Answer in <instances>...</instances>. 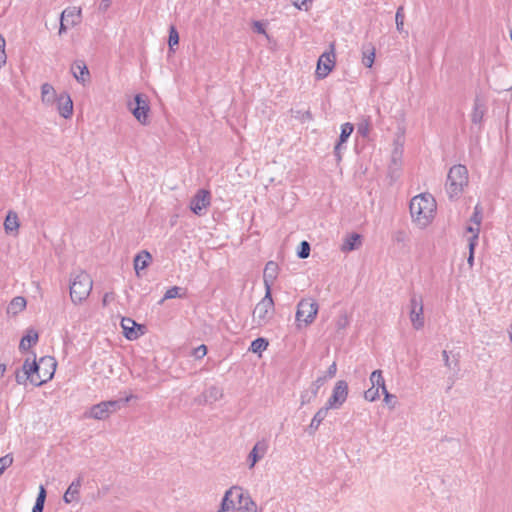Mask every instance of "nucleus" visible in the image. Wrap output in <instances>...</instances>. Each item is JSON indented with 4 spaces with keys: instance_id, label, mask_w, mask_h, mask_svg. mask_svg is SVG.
Wrapping results in <instances>:
<instances>
[{
    "instance_id": "41",
    "label": "nucleus",
    "mask_w": 512,
    "mask_h": 512,
    "mask_svg": "<svg viewBox=\"0 0 512 512\" xmlns=\"http://www.w3.org/2000/svg\"><path fill=\"white\" fill-rule=\"evenodd\" d=\"M384 394V402L390 407L394 408L396 405V397L392 394H390L387 389L385 391H382Z\"/></svg>"
},
{
    "instance_id": "47",
    "label": "nucleus",
    "mask_w": 512,
    "mask_h": 512,
    "mask_svg": "<svg viewBox=\"0 0 512 512\" xmlns=\"http://www.w3.org/2000/svg\"><path fill=\"white\" fill-rule=\"evenodd\" d=\"M6 372V365L4 363H0V378L4 376Z\"/></svg>"
},
{
    "instance_id": "19",
    "label": "nucleus",
    "mask_w": 512,
    "mask_h": 512,
    "mask_svg": "<svg viewBox=\"0 0 512 512\" xmlns=\"http://www.w3.org/2000/svg\"><path fill=\"white\" fill-rule=\"evenodd\" d=\"M39 339V335L37 331L30 329L27 331L26 335L22 337L19 348L20 350L26 351L34 346Z\"/></svg>"
},
{
    "instance_id": "18",
    "label": "nucleus",
    "mask_w": 512,
    "mask_h": 512,
    "mask_svg": "<svg viewBox=\"0 0 512 512\" xmlns=\"http://www.w3.org/2000/svg\"><path fill=\"white\" fill-rule=\"evenodd\" d=\"M59 94L56 93L54 87L48 83L41 86V101L45 105H54Z\"/></svg>"
},
{
    "instance_id": "32",
    "label": "nucleus",
    "mask_w": 512,
    "mask_h": 512,
    "mask_svg": "<svg viewBox=\"0 0 512 512\" xmlns=\"http://www.w3.org/2000/svg\"><path fill=\"white\" fill-rule=\"evenodd\" d=\"M329 409L324 407L321 408L317 413L314 415L313 419L311 420L310 427L314 430L318 429L322 421L325 419L327 415V411Z\"/></svg>"
},
{
    "instance_id": "23",
    "label": "nucleus",
    "mask_w": 512,
    "mask_h": 512,
    "mask_svg": "<svg viewBox=\"0 0 512 512\" xmlns=\"http://www.w3.org/2000/svg\"><path fill=\"white\" fill-rule=\"evenodd\" d=\"M266 442H258L252 449L249 459L251 460L250 467H253L259 458H261L267 450Z\"/></svg>"
},
{
    "instance_id": "39",
    "label": "nucleus",
    "mask_w": 512,
    "mask_h": 512,
    "mask_svg": "<svg viewBox=\"0 0 512 512\" xmlns=\"http://www.w3.org/2000/svg\"><path fill=\"white\" fill-rule=\"evenodd\" d=\"M13 463V457L11 455H5L0 458V475L3 473V471L10 467Z\"/></svg>"
},
{
    "instance_id": "10",
    "label": "nucleus",
    "mask_w": 512,
    "mask_h": 512,
    "mask_svg": "<svg viewBox=\"0 0 512 512\" xmlns=\"http://www.w3.org/2000/svg\"><path fill=\"white\" fill-rule=\"evenodd\" d=\"M82 19V11L79 7H68L61 14L59 33L78 25Z\"/></svg>"
},
{
    "instance_id": "24",
    "label": "nucleus",
    "mask_w": 512,
    "mask_h": 512,
    "mask_svg": "<svg viewBox=\"0 0 512 512\" xmlns=\"http://www.w3.org/2000/svg\"><path fill=\"white\" fill-rule=\"evenodd\" d=\"M278 266L276 263L270 261L266 264L264 269V284L267 288V284H272L273 280L277 276Z\"/></svg>"
},
{
    "instance_id": "27",
    "label": "nucleus",
    "mask_w": 512,
    "mask_h": 512,
    "mask_svg": "<svg viewBox=\"0 0 512 512\" xmlns=\"http://www.w3.org/2000/svg\"><path fill=\"white\" fill-rule=\"evenodd\" d=\"M360 244H361L360 235L351 234L346 238V240L342 246V250L343 251H352L355 248H357Z\"/></svg>"
},
{
    "instance_id": "21",
    "label": "nucleus",
    "mask_w": 512,
    "mask_h": 512,
    "mask_svg": "<svg viewBox=\"0 0 512 512\" xmlns=\"http://www.w3.org/2000/svg\"><path fill=\"white\" fill-rule=\"evenodd\" d=\"M72 73L74 77L81 82H86L89 79V71L87 66L82 62H76L72 65Z\"/></svg>"
},
{
    "instance_id": "9",
    "label": "nucleus",
    "mask_w": 512,
    "mask_h": 512,
    "mask_svg": "<svg viewBox=\"0 0 512 512\" xmlns=\"http://www.w3.org/2000/svg\"><path fill=\"white\" fill-rule=\"evenodd\" d=\"M129 106L132 114L141 124L148 123L150 107L144 95L137 94L134 98V103H131Z\"/></svg>"
},
{
    "instance_id": "40",
    "label": "nucleus",
    "mask_w": 512,
    "mask_h": 512,
    "mask_svg": "<svg viewBox=\"0 0 512 512\" xmlns=\"http://www.w3.org/2000/svg\"><path fill=\"white\" fill-rule=\"evenodd\" d=\"M395 20H396L397 29L399 31H401L403 28V25H404V9H403V7H399L397 9V12L395 15Z\"/></svg>"
},
{
    "instance_id": "29",
    "label": "nucleus",
    "mask_w": 512,
    "mask_h": 512,
    "mask_svg": "<svg viewBox=\"0 0 512 512\" xmlns=\"http://www.w3.org/2000/svg\"><path fill=\"white\" fill-rule=\"evenodd\" d=\"M269 342L265 338H257L252 341L249 350L256 354H261L268 348Z\"/></svg>"
},
{
    "instance_id": "26",
    "label": "nucleus",
    "mask_w": 512,
    "mask_h": 512,
    "mask_svg": "<svg viewBox=\"0 0 512 512\" xmlns=\"http://www.w3.org/2000/svg\"><path fill=\"white\" fill-rule=\"evenodd\" d=\"M376 49L373 45H368L362 52V63L367 68H371L374 64Z\"/></svg>"
},
{
    "instance_id": "45",
    "label": "nucleus",
    "mask_w": 512,
    "mask_h": 512,
    "mask_svg": "<svg viewBox=\"0 0 512 512\" xmlns=\"http://www.w3.org/2000/svg\"><path fill=\"white\" fill-rule=\"evenodd\" d=\"M253 28L256 32L266 35L265 27L261 22H259V21L254 22Z\"/></svg>"
},
{
    "instance_id": "34",
    "label": "nucleus",
    "mask_w": 512,
    "mask_h": 512,
    "mask_svg": "<svg viewBox=\"0 0 512 512\" xmlns=\"http://www.w3.org/2000/svg\"><path fill=\"white\" fill-rule=\"evenodd\" d=\"M181 292H182V289L180 287L173 286L166 291L162 301L177 298V297H183L185 295V292H183V293H181Z\"/></svg>"
},
{
    "instance_id": "17",
    "label": "nucleus",
    "mask_w": 512,
    "mask_h": 512,
    "mask_svg": "<svg viewBox=\"0 0 512 512\" xmlns=\"http://www.w3.org/2000/svg\"><path fill=\"white\" fill-rule=\"evenodd\" d=\"M118 403L116 401L102 402L93 406L90 410V416L95 419H104L116 410Z\"/></svg>"
},
{
    "instance_id": "33",
    "label": "nucleus",
    "mask_w": 512,
    "mask_h": 512,
    "mask_svg": "<svg viewBox=\"0 0 512 512\" xmlns=\"http://www.w3.org/2000/svg\"><path fill=\"white\" fill-rule=\"evenodd\" d=\"M354 130V127L351 123H345L341 126V134H340V141L338 145L336 146V150L339 148V146L346 142L348 137L352 134Z\"/></svg>"
},
{
    "instance_id": "44",
    "label": "nucleus",
    "mask_w": 512,
    "mask_h": 512,
    "mask_svg": "<svg viewBox=\"0 0 512 512\" xmlns=\"http://www.w3.org/2000/svg\"><path fill=\"white\" fill-rule=\"evenodd\" d=\"M468 246H469L468 264H469V266H472L473 262H474V250H475L476 245H474L473 243H470V244H468Z\"/></svg>"
},
{
    "instance_id": "6",
    "label": "nucleus",
    "mask_w": 512,
    "mask_h": 512,
    "mask_svg": "<svg viewBox=\"0 0 512 512\" xmlns=\"http://www.w3.org/2000/svg\"><path fill=\"white\" fill-rule=\"evenodd\" d=\"M318 303L312 298L302 299L297 305L296 323L299 328L314 322L318 314Z\"/></svg>"
},
{
    "instance_id": "7",
    "label": "nucleus",
    "mask_w": 512,
    "mask_h": 512,
    "mask_svg": "<svg viewBox=\"0 0 512 512\" xmlns=\"http://www.w3.org/2000/svg\"><path fill=\"white\" fill-rule=\"evenodd\" d=\"M273 313L274 301L270 291V284H267L265 296L255 306L252 318L257 325H263L268 322Z\"/></svg>"
},
{
    "instance_id": "22",
    "label": "nucleus",
    "mask_w": 512,
    "mask_h": 512,
    "mask_svg": "<svg viewBox=\"0 0 512 512\" xmlns=\"http://www.w3.org/2000/svg\"><path fill=\"white\" fill-rule=\"evenodd\" d=\"M20 223L18 216L15 212H8L6 219L4 221V228L7 233L17 232L19 229Z\"/></svg>"
},
{
    "instance_id": "15",
    "label": "nucleus",
    "mask_w": 512,
    "mask_h": 512,
    "mask_svg": "<svg viewBox=\"0 0 512 512\" xmlns=\"http://www.w3.org/2000/svg\"><path fill=\"white\" fill-rule=\"evenodd\" d=\"M409 316L412 326L416 330L424 326L423 302L420 297L414 296L411 298Z\"/></svg>"
},
{
    "instance_id": "14",
    "label": "nucleus",
    "mask_w": 512,
    "mask_h": 512,
    "mask_svg": "<svg viewBox=\"0 0 512 512\" xmlns=\"http://www.w3.org/2000/svg\"><path fill=\"white\" fill-rule=\"evenodd\" d=\"M211 204V193L206 189H200L190 201V209L196 215H202Z\"/></svg>"
},
{
    "instance_id": "48",
    "label": "nucleus",
    "mask_w": 512,
    "mask_h": 512,
    "mask_svg": "<svg viewBox=\"0 0 512 512\" xmlns=\"http://www.w3.org/2000/svg\"><path fill=\"white\" fill-rule=\"evenodd\" d=\"M329 373L334 375L336 373V363H333L330 367H329Z\"/></svg>"
},
{
    "instance_id": "3",
    "label": "nucleus",
    "mask_w": 512,
    "mask_h": 512,
    "mask_svg": "<svg viewBox=\"0 0 512 512\" xmlns=\"http://www.w3.org/2000/svg\"><path fill=\"white\" fill-rule=\"evenodd\" d=\"M93 288L91 276L83 270L71 274L69 283V295L73 304L80 305L90 296Z\"/></svg>"
},
{
    "instance_id": "38",
    "label": "nucleus",
    "mask_w": 512,
    "mask_h": 512,
    "mask_svg": "<svg viewBox=\"0 0 512 512\" xmlns=\"http://www.w3.org/2000/svg\"><path fill=\"white\" fill-rule=\"evenodd\" d=\"M179 43V35H178V32L177 30L175 29L174 26H172L170 28V31H169V40H168V44H169V47L172 48L176 45H178Z\"/></svg>"
},
{
    "instance_id": "2",
    "label": "nucleus",
    "mask_w": 512,
    "mask_h": 512,
    "mask_svg": "<svg viewBox=\"0 0 512 512\" xmlns=\"http://www.w3.org/2000/svg\"><path fill=\"white\" fill-rule=\"evenodd\" d=\"M437 204L429 193L414 196L410 202V214L413 222L420 227L429 225L436 214Z\"/></svg>"
},
{
    "instance_id": "25",
    "label": "nucleus",
    "mask_w": 512,
    "mask_h": 512,
    "mask_svg": "<svg viewBox=\"0 0 512 512\" xmlns=\"http://www.w3.org/2000/svg\"><path fill=\"white\" fill-rule=\"evenodd\" d=\"M26 299L24 297L18 296L11 300L8 306V313L13 315H17L22 312L26 308Z\"/></svg>"
},
{
    "instance_id": "12",
    "label": "nucleus",
    "mask_w": 512,
    "mask_h": 512,
    "mask_svg": "<svg viewBox=\"0 0 512 512\" xmlns=\"http://www.w3.org/2000/svg\"><path fill=\"white\" fill-rule=\"evenodd\" d=\"M348 396V385L345 381H338L332 391V395L327 401L326 408H338L340 407L347 399Z\"/></svg>"
},
{
    "instance_id": "30",
    "label": "nucleus",
    "mask_w": 512,
    "mask_h": 512,
    "mask_svg": "<svg viewBox=\"0 0 512 512\" xmlns=\"http://www.w3.org/2000/svg\"><path fill=\"white\" fill-rule=\"evenodd\" d=\"M80 485H81L80 481L71 483V485L68 487V489L66 490V492L64 494L65 502L70 503L75 499L76 495L79 492Z\"/></svg>"
},
{
    "instance_id": "42",
    "label": "nucleus",
    "mask_w": 512,
    "mask_h": 512,
    "mask_svg": "<svg viewBox=\"0 0 512 512\" xmlns=\"http://www.w3.org/2000/svg\"><path fill=\"white\" fill-rule=\"evenodd\" d=\"M309 254H310V246H309L308 242L303 241L301 243V250L298 252V256L300 258L304 259V258H307L309 256Z\"/></svg>"
},
{
    "instance_id": "13",
    "label": "nucleus",
    "mask_w": 512,
    "mask_h": 512,
    "mask_svg": "<svg viewBox=\"0 0 512 512\" xmlns=\"http://www.w3.org/2000/svg\"><path fill=\"white\" fill-rule=\"evenodd\" d=\"M120 325L123 330L124 337L130 341L137 340L145 333V326L136 323L129 317H123Z\"/></svg>"
},
{
    "instance_id": "35",
    "label": "nucleus",
    "mask_w": 512,
    "mask_h": 512,
    "mask_svg": "<svg viewBox=\"0 0 512 512\" xmlns=\"http://www.w3.org/2000/svg\"><path fill=\"white\" fill-rule=\"evenodd\" d=\"M6 41L5 38L0 34V69L6 64L7 54H6Z\"/></svg>"
},
{
    "instance_id": "31",
    "label": "nucleus",
    "mask_w": 512,
    "mask_h": 512,
    "mask_svg": "<svg viewBox=\"0 0 512 512\" xmlns=\"http://www.w3.org/2000/svg\"><path fill=\"white\" fill-rule=\"evenodd\" d=\"M46 499V490L44 486L39 487V493L35 502V505L32 509V512H43L44 503Z\"/></svg>"
},
{
    "instance_id": "36",
    "label": "nucleus",
    "mask_w": 512,
    "mask_h": 512,
    "mask_svg": "<svg viewBox=\"0 0 512 512\" xmlns=\"http://www.w3.org/2000/svg\"><path fill=\"white\" fill-rule=\"evenodd\" d=\"M379 396V389L376 388L375 386H371L368 390L364 392V398L370 402L375 401L376 399L379 398Z\"/></svg>"
},
{
    "instance_id": "16",
    "label": "nucleus",
    "mask_w": 512,
    "mask_h": 512,
    "mask_svg": "<svg viewBox=\"0 0 512 512\" xmlns=\"http://www.w3.org/2000/svg\"><path fill=\"white\" fill-rule=\"evenodd\" d=\"M60 116L70 119L73 115V101L69 94L61 93L54 103Z\"/></svg>"
},
{
    "instance_id": "37",
    "label": "nucleus",
    "mask_w": 512,
    "mask_h": 512,
    "mask_svg": "<svg viewBox=\"0 0 512 512\" xmlns=\"http://www.w3.org/2000/svg\"><path fill=\"white\" fill-rule=\"evenodd\" d=\"M292 4L299 10L308 11L314 0H291Z\"/></svg>"
},
{
    "instance_id": "4",
    "label": "nucleus",
    "mask_w": 512,
    "mask_h": 512,
    "mask_svg": "<svg viewBox=\"0 0 512 512\" xmlns=\"http://www.w3.org/2000/svg\"><path fill=\"white\" fill-rule=\"evenodd\" d=\"M256 508L255 503L251 498L244 493L240 487L230 488L223 498L220 512L244 509L247 511H254Z\"/></svg>"
},
{
    "instance_id": "43",
    "label": "nucleus",
    "mask_w": 512,
    "mask_h": 512,
    "mask_svg": "<svg viewBox=\"0 0 512 512\" xmlns=\"http://www.w3.org/2000/svg\"><path fill=\"white\" fill-rule=\"evenodd\" d=\"M207 354V347L205 345H200L194 350V355L196 357H204Z\"/></svg>"
},
{
    "instance_id": "46",
    "label": "nucleus",
    "mask_w": 512,
    "mask_h": 512,
    "mask_svg": "<svg viewBox=\"0 0 512 512\" xmlns=\"http://www.w3.org/2000/svg\"><path fill=\"white\" fill-rule=\"evenodd\" d=\"M114 299L113 293H106L103 297V305L106 306L109 301H112Z\"/></svg>"
},
{
    "instance_id": "49",
    "label": "nucleus",
    "mask_w": 512,
    "mask_h": 512,
    "mask_svg": "<svg viewBox=\"0 0 512 512\" xmlns=\"http://www.w3.org/2000/svg\"><path fill=\"white\" fill-rule=\"evenodd\" d=\"M510 37H511V40H512V30H511V33H510Z\"/></svg>"
},
{
    "instance_id": "20",
    "label": "nucleus",
    "mask_w": 512,
    "mask_h": 512,
    "mask_svg": "<svg viewBox=\"0 0 512 512\" xmlns=\"http://www.w3.org/2000/svg\"><path fill=\"white\" fill-rule=\"evenodd\" d=\"M152 257L149 252L142 251L139 254L136 255L134 259V269L137 274H139V271L145 269L149 263L151 262Z\"/></svg>"
},
{
    "instance_id": "8",
    "label": "nucleus",
    "mask_w": 512,
    "mask_h": 512,
    "mask_svg": "<svg viewBox=\"0 0 512 512\" xmlns=\"http://www.w3.org/2000/svg\"><path fill=\"white\" fill-rule=\"evenodd\" d=\"M336 64V55L334 50V44H331L330 51L323 53L317 62L316 77L324 79L334 69Z\"/></svg>"
},
{
    "instance_id": "28",
    "label": "nucleus",
    "mask_w": 512,
    "mask_h": 512,
    "mask_svg": "<svg viewBox=\"0 0 512 512\" xmlns=\"http://www.w3.org/2000/svg\"><path fill=\"white\" fill-rule=\"evenodd\" d=\"M370 382L372 386H375L382 391H385L386 385L381 370H375L370 375Z\"/></svg>"
},
{
    "instance_id": "11",
    "label": "nucleus",
    "mask_w": 512,
    "mask_h": 512,
    "mask_svg": "<svg viewBox=\"0 0 512 512\" xmlns=\"http://www.w3.org/2000/svg\"><path fill=\"white\" fill-rule=\"evenodd\" d=\"M481 209L479 206L475 207L474 213L472 217L469 220V223L465 230V236L467 238L468 244L473 243L474 245H477L479 232H480V226H481Z\"/></svg>"
},
{
    "instance_id": "5",
    "label": "nucleus",
    "mask_w": 512,
    "mask_h": 512,
    "mask_svg": "<svg viewBox=\"0 0 512 512\" xmlns=\"http://www.w3.org/2000/svg\"><path fill=\"white\" fill-rule=\"evenodd\" d=\"M468 185V170L463 165L453 166L447 179V191L450 196H458Z\"/></svg>"
},
{
    "instance_id": "1",
    "label": "nucleus",
    "mask_w": 512,
    "mask_h": 512,
    "mask_svg": "<svg viewBox=\"0 0 512 512\" xmlns=\"http://www.w3.org/2000/svg\"><path fill=\"white\" fill-rule=\"evenodd\" d=\"M57 361L52 356H44L39 360L26 359L23 364V372L31 384L41 386L50 381L56 371Z\"/></svg>"
}]
</instances>
